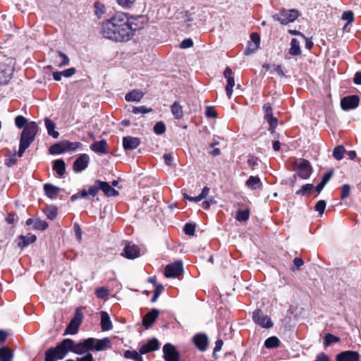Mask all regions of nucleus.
Segmentation results:
<instances>
[{
    "label": "nucleus",
    "instance_id": "10",
    "mask_svg": "<svg viewBox=\"0 0 361 361\" xmlns=\"http://www.w3.org/2000/svg\"><path fill=\"white\" fill-rule=\"evenodd\" d=\"M252 319L255 323L263 328L269 329L273 326V323L270 318L267 315H265L260 310L253 312Z\"/></svg>",
    "mask_w": 361,
    "mask_h": 361
},
{
    "label": "nucleus",
    "instance_id": "22",
    "mask_svg": "<svg viewBox=\"0 0 361 361\" xmlns=\"http://www.w3.org/2000/svg\"><path fill=\"white\" fill-rule=\"evenodd\" d=\"M99 190H102L107 197H115L118 195V192L109 183L98 180Z\"/></svg>",
    "mask_w": 361,
    "mask_h": 361
},
{
    "label": "nucleus",
    "instance_id": "24",
    "mask_svg": "<svg viewBox=\"0 0 361 361\" xmlns=\"http://www.w3.org/2000/svg\"><path fill=\"white\" fill-rule=\"evenodd\" d=\"M245 185L250 190L262 188V183L258 176H251L245 182Z\"/></svg>",
    "mask_w": 361,
    "mask_h": 361
},
{
    "label": "nucleus",
    "instance_id": "14",
    "mask_svg": "<svg viewBox=\"0 0 361 361\" xmlns=\"http://www.w3.org/2000/svg\"><path fill=\"white\" fill-rule=\"evenodd\" d=\"M260 37L257 33H252L250 41L248 42L247 47L245 50V54L249 55L257 51L259 47Z\"/></svg>",
    "mask_w": 361,
    "mask_h": 361
},
{
    "label": "nucleus",
    "instance_id": "55",
    "mask_svg": "<svg viewBox=\"0 0 361 361\" xmlns=\"http://www.w3.org/2000/svg\"><path fill=\"white\" fill-rule=\"evenodd\" d=\"M151 111H152L151 109H147L145 106H138V107H136V106L133 107L132 111L135 114H138L148 113V112H150Z\"/></svg>",
    "mask_w": 361,
    "mask_h": 361
},
{
    "label": "nucleus",
    "instance_id": "27",
    "mask_svg": "<svg viewBox=\"0 0 361 361\" xmlns=\"http://www.w3.org/2000/svg\"><path fill=\"white\" fill-rule=\"evenodd\" d=\"M300 40L297 38H293L290 42V47L289 49V54L292 56H299L301 54L300 49Z\"/></svg>",
    "mask_w": 361,
    "mask_h": 361
},
{
    "label": "nucleus",
    "instance_id": "58",
    "mask_svg": "<svg viewBox=\"0 0 361 361\" xmlns=\"http://www.w3.org/2000/svg\"><path fill=\"white\" fill-rule=\"evenodd\" d=\"M58 54H59V56H61L63 59L62 61L59 63V66L62 67V66L68 65L69 63L68 57L65 54L62 53L61 51H58Z\"/></svg>",
    "mask_w": 361,
    "mask_h": 361
},
{
    "label": "nucleus",
    "instance_id": "59",
    "mask_svg": "<svg viewBox=\"0 0 361 361\" xmlns=\"http://www.w3.org/2000/svg\"><path fill=\"white\" fill-rule=\"evenodd\" d=\"M193 45V42L191 39H185L180 43L181 49H188L191 47Z\"/></svg>",
    "mask_w": 361,
    "mask_h": 361
},
{
    "label": "nucleus",
    "instance_id": "64",
    "mask_svg": "<svg viewBox=\"0 0 361 361\" xmlns=\"http://www.w3.org/2000/svg\"><path fill=\"white\" fill-rule=\"evenodd\" d=\"M77 361H94L92 354L87 353L82 357H78Z\"/></svg>",
    "mask_w": 361,
    "mask_h": 361
},
{
    "label": "nucleus",
    "instance_id": "11",
    "mask_svg": "<svg viewBox=\"0 0 361 361\" xmlns=\"http://www.w3.org/2000/svg\"><path fill=\"white\" fill-rule=\"evenodd\" d=\"M14 59L8 58L6 59V68L0 71V85L6 84L11 78L14 68Z\"/></svg>",
    "mask_w": 361,
    "mask_h": 361
},
{
    "label": "nucleus",
    "instance_id": "39",
    "mask_svg": "<svg viewBox=\"0 0 361 361\" xmlns=\"http://www.w3.org/2000/svg\"><path fill=\"white\" fill-rule=\"evenodd\" d=\"M345 152L344 147L341 145L338 146L334 149L333 156L336 159L341 160L343 158Z\"/></svg>",
    "mask_w": 361,
    "mask_h": 361
},
{
    "label": "nucleus",
    "instance_id": "41",
    "mask_svg": "<svg viewBox=\"0 0 361 361\" xmlns=\"http://www.w3.org/2000/svg\"><path fill=\"white\" fill-rule=\"evenodd\" d=\"M34 228L36 230L44 231L48 228V224L45 221L36 219L35 220Z\"/></svg>",
    "mask_w": 361,
    "mask_h": 361
},
{
    "label": "nucleus",
    "instance_id": "53",
    "mask_svg": "<svg viewBox=\"0 0 361 361\" xmlns=\"http://www.w3.org/2000/svg\"><path fill=\"white\" fill-rule=\"evenodd\" d=\"M195 231V226L192 224H186L184 227V232L189 235H193Z\"/></svg>",
    "mask_w": 361,
    "mask_h": 361
},
{
    "label": "nucleus",
    "instance_id": "20",
    "mask_svg": "<svg viewBox=\"0 0 361 361\" xmlns=\"http://www.w3.org/2000/svg\"><path fill=\"white\" fill-rule=\"evenodd\" d=\"M159 315V310L153 309L149 312L142 319V324L146 328H149L156 321Z\"/></svg>",
    "mask_w": 361,
    "mask_h": 361
},
{
    "label": "nucleus",
    "instance_id": "9",
    "mask_svg": "<svg viewBox=\"0 0 361 361\" xmlns=\"http://www.w3.org/2000/svg\"><path fill=\"white\" fill-rule=\"evenodd\" d=\"M183 272V264L180 261H177L166 267L164 275L166 278H176L181 275Z\"/></svg>",
    "mask_w": 361,
    "mask_h": 361
},
{
    "label": "nucleus",
    "instance_id": "5",
    "mask_svg": "<svg viewBox=\"0 0 361 361\" xmlns=\"http://www.w3.org/2000/svg\"><path fill=\"white\" fill-rule=\"evenodd\" d=\"M94 342V338L85 339L78 343H75L72 340V346L70 348V351L78 355L85 354L90 350H92V346Z\"/></svg>",
    "mask_w": 361,
    "mask_h": 361
},
{
    "label": "nucleus",
    "instance_id": "32",
    "mask_svg": "<svg viewBox=\"0 0 361 361\" xmlns=\"http://www.w3.org/2000/svg\"><path fill=\"white\" fill-rule=\"evenodd\" d=\"M13 353L7 347L0 348V361H13Z\"/></svg>",
    "mask_w": 361,
    "mask_h": 361
},
{
    "label": "nucleus",
    "instance_id": "1",
    "mask_svg": "<svg viewBox=\"0 0 361 361\" xmlns=\"http://www.w3.org/2000/svg\"><path fill=\"white\" fill-rule=\"evenodd\" d=\"M135 20L133 18H128L125 13H117L102 24L101 33L104 37L112 41H128L134 31L140 28Z\"/></svg>",
    "mask_w": 361,
    "mask_h": 361
},
{
    "label": "nucleus",
    "instance_id": "50",
    "mask_svg": "<svg viewBox=\"0 0 361 361\" xmlns=\"http://www.w3.org/2000/svg\"><path fill=\"white\" fill-rule=\"evenodd\" d=\"M46 215L49 219H51V220L54 219L57 215L56 208L54 207H48L46 211Z\"/></svg>",
    "mask_w": 361,
    "mask_h": 361
},
{
    "label": "nucleus",
    "instance_id": "44",
    "mask_svg": "<svg viewBox=\"0 0 361 361\" xmlns=\"http://www.w3.org/2000/svg\"><path fill=\"white\" fill-rule=\"evenodd\" d=\"M313 188L314 186L312 184L303 185L301 188L296 192V194L300 195H305L310 192L313 189Z\"/></svg>",
    "mask_w": 361,
    "mask_h": 361
},
{
    "label": "nucleus",
    "instance_id": "63",
    "mask_svg": "<svg viewBox=\"0 0 361 361\" xmlns=\"http://www.w3.org/2000/svg\"><path fill=\"white\" fill-rule=\"evenodd\" d=\"M315 361H330L329 357L324 353L317 355Z\"/></svg>",
    "mask_w": 361,
    "mask_h": 361
},
{
    "label": "nucleus",
    "instance_id": "40",
    "mask_svg": "<svg viewBox=\"0 0 361 361\" xmlns=\"http://www.w3.org/2000/svg\"><path fill=\"white\" fill-rule=\"evenodd\" d=\"M341 19L347 21L346 25L343 27L345 29L348 26V25H349L350 23H351L353 21V20H354L353 12L351 11H344L342 14Z\"/></svg>",
    "mask_w": 361,
    "mask_h": 361
},
{
    "label": "nucleus",
    "instance_id": "18",
    "mask_svg": "<svg viewBox=\"0 0 361 361\" xmlns=\"http://www.w3.org/2000/svg\"><path fill=\"white\" fill-rule=\"evenodd\" d=\"M140 145L138 137L126 136L123 138V146L125 149L132 150L136 149Z\"/></svg>",
    "mask_w": 361,
    "mask_h": 361
},
{
    "label": "nucleus",
    "instance_id": "6",
    "mask_svg": "<svg viewBox=\"0 0 361 361\" xmlns=\"http://www.w3.org/2000/svg\"><path fill=\"white\" fill-rule=\"evenodd\" d=\"M82 320V313L77 309L75 310V316L71 319L68 325L67 326L64 335L71 334L73 335L78 333V329L81 324Z\"/></svg>",
    "mask_w": 361,
    "mask_h": 361
},
{
    "label": "nucleus",
    "instance_id": "8",
    "mask_svg": "<svg viewBox=\"0 0 361 361\" xmlns=\"http://www.w3.org/2000/svg\"><path fill=\"white\" fill-rule=\"evenodd\" d=\"M298 17V12L297 10L291 9L288 11H283L279 14L274 16L273 18L282 24H288L296 20Z\"/></svg>",
    "mask_w": 361,
    "mask_h": 361
},
{
    "label": "nucleus",
    "instance_id": "15",
    "mask_svg": "<svg viewBox=\"0 0 361 361\" xmlns=\"http://www.w3.org/2000/svg\"><path fill=\"white\" fill-rule=\"evenodd\" d=\"M122 255L128 259H133L140 256V249L134 244L128 243L123 249Z\"/></svg>",
    "mask_w": 361,
    "mask_h": 361
},
{
    "label": "nucleus",
    "instance_id": "33",
    "mask_svg": "<svg viewBox=\"0 0 361 361\" xmlns=\"http://www.w3.org/2000/svg\"><path fill=\"white\" fill-rule=\"evenodd\" d=\"M171 113L176 119H180L183 116V107L179 102H175L171 107Z\"/></svg>",
    "mask_w": 361,
    "mask_h": 361
},
{
    "label": "nucleus",
    "instance_id": "56",
    "mask_svg": "<svg viewBox=\"0 0 361 361\" xmlns=\"http://www.w3.org/2000/svg\"><path fill=\"white\" fill-rule=\"evenodd\" d=\"M164 290V286L162 285H157L156 287V290L154 291V295L152 298V302H154L157 301V298L160 295V294Z\"/></svg>",
    "mask_w": 361,
    "mask_h": 361
},
{
    "label": "nucleus",
    "instance_id": "2",
    "mask_svg": "<svg viewBox=\"0 0 361 361\" xmlns=\"http://www.w3.org/2000/svg\"><path fill=\"white\" fill-rule=\"evenodd\" d=\"M38 132V126L35 121H30L27 123L24 128L20 140L19 149L18 156L21 157L25 149L29 147L31 143L35 140V136Z\"/></svg>",
    "mask_w": 361,
    "mask_h": 361
},
{
    "label": "nucleus",
    "instance_id": "21",
    "mask_svg": "<svg viewBox=\"0 0 361 361\" xmlns=\"http://www.w3.org/2000/svg\"><path fill=\"white\" fill-rule=\"evenodd\" d=\"M94 343L92 346V350H95L97 351H102L105 350L111 347V343L109 338L106 337L102 339H95Z\"/></svg>",
    "mask_w": 361,
    "mask_h": 361
},
{
    "label": "nucleus",
    "instance_id": "54",
    "mask_svg": "<svg viewBox=\"0 0 361 361\" xmlns=\"http://www.w3.org/2000/svg\"><path fill=\"white\" fill-rule=\"evenodd\" d=\"M315 210L320 214H322L326 208V202L324 200H319L314 207Z\"/></svg>",
    "mask_w": 361,
    "mask_h": 361
},
{
    "label": "nucleus",
    "instance_id": "36",
    "mask_svg": "<svg viewBox=\"0 0 361 361\" xmlns=\"http://www.w3.org/2000/svg\"><path fill=\"white\" fill-rule=\"evenodd\" d=\"M226 80H227V84H226V88H225L226 92L227 97L229 99H231L232 94H233V88L235 85V80H234V78H228Z\"/></svg>",
    "mask_w": 361,
    "mask_h": 361
},
{
    "label": "nucleus",
    "instance_id": "3",
    "mask_svg": "<svg viewBox=\"0 0 361 361\" xmlns=\"http://www.w3.org/2000/svg\"><path fill=\"white\" fill-rule=\"evenodd\" d=\"M72 346V339L66 338L55 348H51L46 350L44 361H57L63 359L70 352Z\"/></svg>",
    "mask_w": 361,
    "mask_h": 361
},
{
    "label": "nucleus",
    "instance_id": "57",
    "mask_svg": "<svg viewBox=\"0 0 361 361\" xmlns=\"http://www.w3.org/2000/svg\"><path fill=\"white\" fill-rule=\"evenodd\" d=\"M273 72H276V74L280 77H284L285 73L283 67L281 65H273Z\"/></svg>",
    "mask_w": 361,
    "mask_h": 361
},
{
    "label": "nucleus",
    "instance_id": "45",
    "mask_svg": "<svg viewBox=\"0 0 361 361\" xmlns=\"http://www.w3.org/2000/svg\"><path fill=\"white\" fill-rule=\"evenodd\" d=\"M95 14L98 18H101L102 16L105 13L104 6L99 2L94 4Z\"/></svg>",
    "mask_w": 361,
    "mask_h": 361
},
{
    "label": "nucleus",
    "instance_id": "38",
    "mask_svg": "<svg viewBox=\"0 0 361 361\" xmlns=\"http://www.w3.org/2000/svg\"><path fill=\"white\" fill-rule=\"evenodd\" d=\"M250 216L248 210H238L236 214L235 219L238 221H246Z\"/></svg>",
    "mask_w": 361,
    "mask_h": 361
},
{
    "label": "nucleus",
    "instance_id": "42",
    "mask_svg": "<svg viewBox=\"0 0 361 361\" xmlns=\"http://www.w3.org/2000/svg\"><path fill=\"white\" fill-rule=\"evenodd\" d=\"M29 122L27 121V120L24 116H18L15 118L16 126L18 128H22L23 126L25 127V126Z\"/></svg>",
    "mask_w": 361,
    "mask_h": 361
},
{
    "label": "nucleus",
    "instance_id": "46",
    "mask_svg": "<svg viewBox=\"0 0 361 361\" xmlns=\"http://www.w3.org/2000/svg\"><path fill=\"white\" fill-rule=\"evenodd\" d=\"M166 130V126L161 121L157 122L154 126V131L157 135L163 134Z\"/></svg>",
    "mask_w": 361,
    "mask_h": 361
},
{
    "label": "nucleus",
    "instance_id": "23",
    "mask_svg": "<svg viewBox=\"0 0 361 361\" xmlns=\"http://www.w3.org/2000/svg\"><path fill=\"white\" fill-rule=\"evenodd\" d=\"M37 236L35 235L28 233L26 235H20L18 238V245L20 247H25L36 241Z\"/></svg>",
    "mask_w": 361,
    "mask_h": 361
},
{
    "label": "nucleus",
    "instance_id": "43",
    "mask_svg": "<svg viewBox=\"0 0 361 361\" xmlns=\"http://www.w3.org/2000/svg\"><path fill=\"white\" fill-rule=\"evenodd\" d=\"M95 294L98 298L106 299L109 295V291L106 288H99L95 290Z\"/></svg>",
    "mask_w": 361,
    "mask_h": 361
},
{
    "label": "nucleus",
    "instance_id": "17",
    "mask_svg": "<svg viewBox=\"0 0 361 361\" xmlns=\"http://www.w3.org/2000/svg\"><path fill=\"white\" fill-rule=\"evenodd\" d=\"M337 361H360L359 353L356 351H345L337 355Z\"/></svg>",
    "mask_w": 361,
    "mask_h": 361
},
{
    "label": "nucleus",
    "instance_id": "28",
    "mask_svg": "<svg viewBox=\"0 0 361 361\" xmlns=\"http://www.w3.org/2000/svg\"><path fill=\"white\" fill-rule=\"evenodd\" d=\"M143 92L141 90H133V91L128 93L125 98L128 102H140L143 97Z\"/></svg>",
    "mask_w": 361,
    "mask_h": 361
},
{
    "label": "nucleus",
    "instance_id": "34",
    "mask_svg": "<svg viewBox=\"0 0 361 361\" xmlns=\"http://www.w3.org/2000/svg\"><path fill=\"white\" fill-rule=\"evenodd\" d=\"M66 151H67V149L66 147L65 141L53 145L49 149V152L52 154H60Z\"/></svg>",
    "mask_w": 361,
    "mask_h": 361
},
{
    "label": "nucleus",
    "instance_id": "29",
    "mask_svg": "<svg viewBox=\"0 0 361 361\" xmlns=\"http://www.w3.org/2000/svg\"><path fill=\"white\" fill-rule=\"evenodd\" d=\"M44 190L45 192L46 195L51 198L54 199L55 198L56 195L58 194L59 191V188L54 186L51 184L47 183L44 185Z\"/></svg>",
    "mask_w": 361,
    "mask_h": 361
},
{
    "label": "nucleus",
    "instance_id": "30",
    "mask_svg": "<svg viewBox=\"0 0 361 361\" xmlns=\"http://www.w3.org/2000/svg\"><path fill=\"white\" fill-rule=\"evenodd\" d=\"M44 123L47 130V133L49 135L52 136L54 138H58L59 136V132L54 130L55 129V123L49 118H46L44 120Z\"/></svg>",
    "mask_w": 361,
    "mask_h": 361
},
{
    "label": "nucleus",
    "instance_id": "52",
    "mask_svg": "<svg viewBox=\"0 0 361 361\" xmlns=\"http://www.w3.org/2000/svg\"><path fill=\"white\" fill-rule=\"evenodd\" d=\"M66 147L67 151H75L81 146L80 142H71L69 141H65Z\"/></svg>",
    "mask_w": 361,
    "mask_h": 361
},
{
    "label": "nucleus",
    "instance_id": "51",
    "mask_svg": "<svg viewBox=\"0 0 361 361\" xmlns=\"http://www.w3.org/2000/svg\"><path fill=\"white\" fill-rule=\"evenodd\" d=\"M350 192V186L348 184H344L341 188V198L344 200L347 198Z\"/></svg>",
    "mask_w": 361,
    "mask_h": 361
},
{
    "label": "nucleus",
    "instance_id": "47",
    "mask_svg": "<svg viewBox=\"0 0 361 361\" xmlns=\"http://www.w3.org/2000/svg\"><path fill=\"white\" fill-rule=\"evenodd\" d=\"M324 340H325V343H324L325 345H329L334 343H336V342L339 341V338L336 336H334L331 334H328L327 335L325 336Z\"/></svg>",
    "mask_w": 361,
    "mask_h": 361
},
{
    "label": "nucleus",
    "instance_id": "60",
    "mask_svg": "<svg viewBox=\"0 0 361 361\" xmlns=\"http://www.w3.org/2000/svg\"><path fill=\"white\" fill-rule=\"evenodd\" d=\"M205 114L208 118H215L216 116V113L212 106L207 107Z\"/></svg>",
    "mask_w": 361,
    "mask_h": 361
},
{
    "label": "nucleus",
    "instance_id": "62",
    "mask_svg": "<svg viewBox=\"0 0 361 361\" xmlns=\"http://www.w3.org/2000/svg\"><path fill=\"white\" fill-rule=\"evenodd\" d=\"M63 76L66 78H69L75 74V69L74 68H70L65 71H61Z\"/></svg>",
    "mask_w": 361,
    "mask_h": 361
},
{
    "label": "nucleus",
    "instance_id": "48",
    "mask_svg": "<svg viewBox=\"0 0 361 361\" xmlns=\"http://www.w3.org/2000/svg\"><path fill=\"white\" fill-rule=\"evenodd\" d=\"M267 122L270 126L269 130L271 133H274V129L277 126V119L273 115L266 118Z\"/></svg>",
    "mask_w": 361,
    "mask_h": 361
},
{
    "label": "nucleus",
    "instance_id": "4",
    "mask_svg": "<svg viewBox=\"0 0 361 361\" xmlns=\"http://www.w3.org/2000/svg\"><path fill=\"white\" fill-rule=\"evenodd\" d=\"M293 166L297 171L298 176L302 179H307L312 174V166L310 161L305 159L295 160Z\"/></svg>",
    "mask_w": 361,
    "mask_h": 361
},
{
    "label": "nucleus",
    "instance_id": "35",
    "mask_svg": "<svg viewBox=\"0 0 361 361\" xmlns=\"http://www.w3.org/2000/svg\"><path fill=\"white\" fill-rule=\"evenodd\" d=\"M141 354L135 350H127L124 352L123 356L126 359H132L135 361H143Z\"/></svg>",
    "mask_w": 361,
    "mask_h": 361
},
{
    "label": "nucleus",
    "instance_id": "13",
    "mask_svg": "<svg viewBox=\"0 0 361 361\" xmlns=\"http://www.w3.org/2000/svg\"><path fill=\"white\" fill-rule=\"evenodd\" d=\"M89 161L90 157L87 154H81L73 163V171L76 173L84 171L88 166Z\"/></svg>",
    "mask_w": 361,
    "mask_h": 361
},
{
    "label": "nucleus",
    "instance_id": "31",
    "mask_svg": "<svg viewBox=\"0 0 361 361\" xmlns=\"http://www.w3.org/2000/svg\"><path fill=\"white\" fill-rule=\"evenodd\" d=\"M53 170L55 171L59 176H63L66 172V164L64 161L63 159H57L54 161Z\"/></svg>",
    "mask_w": 361,
    "mask_h": 361
},
{
    "label": "nucleus",
    "instance_id": "19",
    "mask_svg": "<svg viewBox=\"0 0 361 361\" xmlns=\"http://www.w3.org/2000/svg\"><path fill=\"white\" fill-rule=\"evenodd\" d=\"M193 342L195 346L201 351L207 350L208 346V339L205 334H199L194 336Z\"/></svg>",
    "mask_w": 361,
    "mask_h": 361
},
{
    "label": "nucleus",
    "instance_id": "16",
    "mask_svg": "<svg viewBox=\"0 0 361 361\" xmlns=\"http://www.w3.org/2000/svg\"><path fill=\"white\" fill-rule=\"evenodd\" d=\"M159 348V342L157 338H154L150 339L147 343L142 345L140 347L139 352L141 355H144L157 350Z\"/></svg>",
    "mask_w": 361,
    "mask_h": 361
},
{
    "label": "nucleus",
    "instance_id": "61",
    "mask_svg": "<svg viewBox=\"0 0 361 361\" xmlns=\"http://www.w3.org/2000/svg\"><path fill=\"white\" fill-rule=\"evenodd\" d=\"M163 157L166 165L171 166L173 164V158L171 154H165Z\"/></svg>",
    "mask_w": 361,
    "mask_h": 361
},
{
    "label": "nucleus",
    "instance_id": "37",
    "mask_svg": "<svg viewBox=\"0 0 361 361\" xmlns=\"http://www.w3.org/2000/svg\"><path fill=\"white\" fill-rule=\"evenodd\" d=\"M279 340L275 336L267 338L264 342V345L267 348H273L279 346Z\"/></svg>",
    "mask_w": 361,
    "mask_h": 361
},
{
    "label": "nucleus",
    "instance_id": "12",
    "mask_svg": "<svg viewBox=\"0 0 361 361\" xmlns=\"http://www.w3.org/2000/svg\"><path fill=\"white\" fill-rule=\"evenodd\" d=\"M359 104V97L357 95L345 97L341 101V108L345 110L355 109Z\"/></svg>",
    "mask_w": 361,
    "mask_h": 361
},
{
    "label": "nucleus",
    "instance_id": "7",
    "mask_svg": "<svg viewBox=\"0 0 361 361\" xmlns=\"http://www.w3.org/2000/svg\"><path fill=\"white\" fill-rule=\"evenodd\" d=\"M163 354L165 361H180L179 352L170 343H167L163 346Z\"/></svg>",
    "mask_w": 361,
    "mask_h": 361
},
{
    "label": "nucleus",
    "instance_id": "26",
    "mask_svg": "<svg viewBox=\"0 0 361 361\" xmlns=\"http://www.w3.org/2000/svg\"><path fill=\"white\" fill-rule=\"evenodd\" d=\"M90 148L95 152H99L102 154H107V143L105 140H100L99 142H94Z\"/></svg>",
    "mask_w": 361,
    "mask_h": 361
},
{
    "label": "nucleus",
    "instance_id": "25",
    "mask_svg": "<svg viewBox=\"0 0 361 361\" xmlns=\"http://www.w3.org/2000/svg\"><path fill=\"white\" fill-rule=\"evenodd\" d=\"M101 327L103 331H109L113 328L108 313L104 311L101 312Z\"/></svg>",
    "mask_w": 361,
    "mask_h": 361
},
{
    "label": "nucleus",
    "instance_id": "49",
    "mask_svg": "<svg viewBox=\"0 0 361 361\" xmlns=\"http://www.w3.org/2000/svg\"><path fill=\"white\" fill-rule=\"evenodd\" d=\"M99 185L98 184V180H97L94 185L90 186L88 190H87V192H88V195H92L93 197H94L99 192Z\"/></svg>",
    "mask_w": 361,
    "mask_h": 361
}]
</instances>
